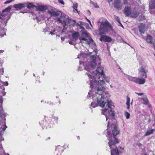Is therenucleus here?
<instances>
[{
    "label": "nucleus",
    "mask_w": 155,
    "mask_h": 155,
    "mask_svg": "<svg viewBox=\"0 0 155 155\" xmlns=\"http://www.w3.org/2000/svg\"><path fill=\"white\" fill-rule=\"evenodd\" d=\"M155 131L154 129H150L146 131L145 134L144 136H147L151 134H153V132Z\"/></svg>",
    "instance_id": "nucleus-20"
},
{
    "label": "nucleus",
    "mask_w": 155,
    "mask_h": 155,
    "mask_svg": "<svg viewBox=\"0 0 155 155\" xmlns=\"http://www.w3.org/2000/svg\"><path fill=\"white\" fill-rule=\"evenodd\" d=\"M110 87H111V88H112V87H113V86H112L111 85H110Z\"/></svg>",
    "instance_id": "nucleus-55"
},
{
    "label": "nucleus",
    "mask_w": 155,
    "mask_h": 155,
    "mask_svg": "<svg viewBox=\"0 0 155 155\" xmlns=\"http://www.w3.org/2000/svg\"><path fill=\"white\" fill-rule=\"evenodd\" d=\"M111 1H112V0H111Z\"/></svg>",
    "instance_id": "nucleus-62"
},
{
    "label": "nucleus",
    "mask_w": 155,
    "mask_h": 155,
    "mask_svg": "<svg viewBox=\"0 0 155 155\" xmlns=\"http://www.w3.org/2000/svg\"><path fill=\"white\" fill-rule=\"evenodd\" d=\"M130 99L129 97L128 96L127 97V101L126 103V104L127 106V108L128 109L130 108Z\"/></svg>",
    "instance_id": "nucleus-24"
},
{
    "label": "nucleus",
    "mask_w": 155,
    "mask_h": 155,
    "mask_svg": "<svg viewBox=\"0 0 155 155\" xmlns=\"http://www.w3.org/2000/svg\"><path fill=\"white\" fill-rule=\"evenodd\" d=\"M5 94H6V93H5V92H4V93H3V96H4V95H5Z\"/></svg>",
    "instance_id": "nucleus-52"
},
{
    "label": "nucleus",
    "mask_w": 155,
    "mask_h": 155,
    "mask_svg": "<svg viewBox=\"0 0 155 155\" xmlns=\"http://www.w3.org/2000/svg\"><path fill=\"white\" fill-rule=\"evenodd\" d=\"M139 74L141 76L145 78H147V73L148 72V70L147 66H142L138 69Z\"/></svg>",
    "instance_id": "nucleus-9"
},
{
    "label": "nucleus",
    "mask_w": 155,
    "mask_h": 155,
    "mask_svg": "<svg viewBox=\"0 0 155 155\" xmlns=\"http://www.w3.org/2000/svg\"><path fill=\"white\" fill-rule=\"evenodd\" d=\"M124 41V43H126V42L125 41Z\"/></svg>",
    "instance_id": "nucleus-60"
},
{
    "label": "nucleus",
    "mask_w": 155,
    "mask_h": 155,
    "mask_svg": "<svg viewBox=\"0 0 155 155\" xmlns=\"http://www.w3.org/2000/svg\"><path fill=\"white\" fill-rule=\"evenodd\" d=\"M7 126L4 123L0 121V141L4 140V138H3L2 136L4 131L5 130Z\"/></svg>",
    "instance_id": "nucleus-10"
},
{
    "label": "nucleus",
    "mask_w": 155,
    "mask_h": 155,
    "mask_svg": "<svg viewBox=\"0 0 155 155\" xmlns=\"http://www.w3.org/2000/svg\"><path fill=\"white\" fill-rule=\"evenodd\" d=\"M3 113V110L2 107V105H0V116H1Z\"/></svg>",
    "instance_id": "nucleus-33"
},
{
    "label": "nucleus",
    "mask_w": 155,
    "mask_h": 155,
    "mask_svg": "<svg viewBox=\"0 0 155 155\" xmlns=\"http://www.w3.org/2000/svg\"><path fill=\"white\" fill-rule=\"evenodd\" d=\"M12 7L10 6L2 11L0 13V18L2 20L1 22L3 25L5 26L8 21L10 18L11 14L9 11L11 10Z\"/></svg>",
    "instance_id": "nucleus-3"
},
{
    "label": "nucleus",
    "mask_w": 155,
    "mask_h": 155,
    "mask_svg": "<svg viewBox=\"0 0 155 155\" xmlns=\"http://www.w3.org/2000/svg\"><path fill=\"white\" fill-rule=\"evenodd\" d=\"M127 79L130 81H134L135 82V80L136 79V78L134 77H132L130 76H127Z\"/></svg>",
    "instance_id": "nucleus-29"
},
{
    "label": "nucleus",
    "mask_w": 155,
    "mask_h": 155,
    "mask_svg": "<svg viewBox=\"0 0 155 155\" xmlns=\"http://www.w3.org/2000/svg\"><path fill=\"white\" fill-rule=\"evenodd\" d=\"M75 22H76L74 20H72L71 18L68 16L67 18H66V19L64 24V26H63L64 28L62 30V34H64L65 32V31L66 30L65 26L66 25H69V26L74 25L75 24Z\"/></svg>",
    "instance_id": "nucleus-8"
},
{
    "label": "nucleus",
    "mask_w": 155,
    "mask_h": 155,
    "mask_svg": "<svg viewBox=\"0 0 155 155\" xmlns=\"http://www.w3.org/2000/svg\"><path fill=\"white\" fill-rule=\"evenodd\" d=\"M78 6V4L76 3H74L73 4V6L72 7L73 8H77Z\"/></svg>",
    "instance_id": "nucleus-36"
},
{
    "label": "nucleus",
    "mask_w": 155,
    "mask_h": 155,
    "mask_svg": "<svg viewBox=\"0 0 155 155\" xmlns=\"http://www.w3.org/2000/svg\"><path fill=\"white\" fill-rule=\"evenodd\" d=\"M90 2L91 4H92L95 8H99L98 6L97 5V3L93 2L91 1H90Z\"/></svg>",
    "instance_id": "nucleus-31"
},
{
    "label": "nucleus",
    "mask_w": 155,
    "mask_h": 155,
    "mask_svg": "<svg viewBox=\"0 0 155 155\" xmlns=\"http://www.w3.org/2000/svg\"><path fill=\"white\" fill-rule=\"evenodd\" d=\"M152 38L150 35L147 36L146 39V41L148 43H151Z\"/></svg>",
    "instance_id": "nucleus-25"
},
{
    "label": "nucleus",
    "mask_w": 155,
    "mask_h": 155,
    "mask_svg": "<svg viewBox=\"0 0 155 155\" xmlns=\"http://www.w3.org/2000/svg\"><path fill=\"white\" fill-rule=\"evenodd\" d=\"M80 27H81V28H84L83 27H82L81 26H80Z\"/></svg>",
    "instance_id": "nucleus-54"
},
{
    "label": "nucleus",
    "mask_w": 155,
    "mask_h": 155,
    "mask_svg": "<svg viewBox=\"0 0 155 155\" xmlns=\"http://www.w3.org/2000/svg\"><path fill=\"white\" fill-rule=\"evenodd\" d=\"M135 93L137 94L138 95L142 96L143 95V93H138L137 92H135Z\"/></svg>",
    "instance_id": "nucleus-41"
},
{
    "label": "nucleus",
    "mask_w": 155,
    "mask_h": 155,
    "mask_svg": "<svg viewBox=\"0 0 155 155\" xmlns=\"http://www.w3.org/2000/svg\"><path fill=\"white\" fill-rule=\"evenodd\" d=\"M154 0L155 2L153 3L152 1L149 3V7L151 9L155 8V0Z\"/></svg>",
    "instance_id": "nucleus-26"
},
{
    "label": "nucleus",
    "mask_w": 155,
    "mask_h": 155,
    "mask_svg": "<svg viewBox=\"0 0 155 155\" xmlns=\"http://www.w3.org/2000/svg\"><path fill=\"white\" fill-rule=\"evenodd\" d=\"M82 35L83 37L80 38H79L81 43L82 44L85 43L87 44L92 48L95 46L96 44L94 41L87 32H83Z\"/></svg>",
    "instance_id": "nucleus-5"
},
{
    "label": "nucleus",
    "mask_w": 155,
    "mask_h": 155,
    "mask_svg": "<svg viewBox=\"0 0 155 155\" xmlns=\"http://www.w3.org/2000/svg\"><path fill=\"white\" fill-rule=\"evenodd\" d=\"M5 155H9L8 153H6Z\"/></svg>",
    "instance_id": "nucleus-53"
},
{
    "label": "nucleus",
    "mask_w": 155,
    "mask_h": 155,
    "mask_svg": "<svg viewBox=\"0 0 155 155\" xmlns=\"http://www.w3.org/2000/svg\"><path fill=\"white\" fill-rule=\"evenodd\" d=\"M141 99L144 102L143 104H144L146 105L149 104V101L146 96L145 95L142 97Z\"/></svg>",
    "instance_id": "nucleus-21"
},
{
    "label": "nucleus",
    "mask_w": 155,
    "mask_h": 155,
    "mask_svg": "<svg viewBox=\"0 0 155 155\" xmlns=\"http://www.w3.org/2000/svg\"><path fill=\"white\" fill-rule=\"evenodd\" d=\"M145 82V79L142 78H137L135 80V83L139 85L143 84Z\"/></svg>",
    "instance_id": "nucleus-13"
},
{
    "label": "nucleus",
    "mask_w": 155,
    "mask_h": 155,
    "mask_svg": "<svg viewBox=\"0 0 155 155\" xmlns=\"http://www.w3.org/2000/svg\"><path fill=\"white\" fill-rule=\"evenodd\" d=\"M13 0H8L4 3L5 4L9 3L11 2Z\"/></svg>",
    "instance_id": "nucleus-38"
},
{
    "label": "nucleus",
    "mask_w": 155,
    "mask_h": 155,
    "mask_svg": "<svg viewBox=\"0 0 155 155\" xmlns=\"http://www.w3.org/2000/svg\"><path fill=\"white\" fill-rule=\"evenodd\" d=\"M8 85V83L6 81L5 82H3L2 81L0 80V86L2 85H4L7 86Z\"/></svg>",
    "instance_id": "nucleus-32"
},
{
    "label": "nucleus",
    "mask_w": 155,
    "mask_h": 155,
    "mask_svg": "<svg viewBox=\"0 0 155 155\" xmlns=\"http://www.w3.org/2000/svg\"><path fill=\"white\" fill-rule=\"evenodd\" d=\"M114 18L118 21L119 23H120V20L119 18L117 16H115Z\"/></svg>",
    "instance_id": "nucleus-37"
},
{
    "label": "nucleus",
    "mask_w": 155,
    "mask_h": 155,
    "mask_svg": "<svg viewBox=\"0 0 155 155\" xmlns=\"http://www.w3.org/2000/svg\"><path fill=\"white\" fill-rule=\"evenodd\" d=\"M4 52V51L2 50H0V53H3Z\"/></svg>",
    "instance_id": "nucleus-49"
},
{
    "label": "nucleus",
    "mask_w": 155,
    "mask_h": 155,
    "mask_svg": "<svg viewBox=\"0 0 155 155\" xmlns=\"http://www.w3.org/2000/svg\"><path fill=\"white\" fill-rule=\"evenodd\" d=\"M101 41H104L107 42H110L111 41V39L109 37L104 35L102 36L100 39Z\"/></svg>",
    "instance_id": "nucleus-16"
},
{
    "label": "nucleus",
    "mask_w": 155,
    "mask_h": 155,
    "mask_svg": "<svg viewBox=\"0 0 155 155\" xmlns=\"http://www.w3.org/2000/svg\"><path fill=\"white\" fill-rule=\"evenodd\" d=\"M111 27L110 24L108 22H102L99 28L100 33L101 34H105L108 31V28Z\"/></svg>",
    "instance_id": "nucleus-7"
},
{
    "label": "nucleus",
    "mask_w": 155,
    "mask_h": 155,
    "mask_svg": "<svg viewBox=\"0 0 155 155\" xmlns=\"http://www.w3.org/2000/svg\"><path fill=\"white\" fill-rule=\"evenodd\" d=\"M145 155H147L146 154H145Z\"/></svg>",
    "instance_id": "nucleus-63"
},
{
    "label": "nucleus",
    "mask_w": 155,
    "mask_h": 155,
    "mask_svg": "<svg viewBox=\"0 0 155 155\" xmlns=\"http://www.w3.org/2000/svg\"><path fill=\"white\" fill-rule=\"evenodd\" d=\"M78 69H79V70H81V69H80V67L78 68Z\"/></svg>",
    "instance_id": "nucleus-56"
},
{
    "label": "nucleus",
    "mask_w": 155,
    "mask_h": 155,
    "mask_svg": "<svg viewBox=\"0 0 155 155\" xmlns=\"http://www.w3.org/2000/svg\"><path fill=\"white\" fill-rule=\"evenodd\" d=\"M139 31L141 34H144L145 31V26L143 23H141L139 26Z\"/></svg>",
    "instance_id": "nucleus-17"
},
{
    "label": "nucleus",
    "mask_w": 155,
    "mask_h": 155,
    "mask_svg": "<svg viewBox=\"0 0 155 155\" xmlns=\"http://www.w3.org/2000/svg\"><path fill=\"white\" fill-rule=\"evenodd\" d=\"M124 12L127 16H128L130 15L131 12V11L130 8V5L125 7Z\"/></svg>",
    "instance_id": "nucleus-14"
},
{
    "label": "nucleus",
    "mask_w": 155,
    "mask_h": 155,
    "mask_svg": "<svg viewBox=\"0 0 155 155\" xmlns=\"http://www.w3.org/2000/svg\"><path fill=\"white\" fill-rule=\"evenodd\" d=\"M123 75H124V76L127 77V76H128V75L126 74L125 73H124Z\"/></svg>",
    "instance_id": "nucleus-44"
},
{
    "label": "nucleus",
    "mask_w": 155,
    "mask_h": 155,
    "mask_svg": "<svg viewBox=\"0 0 155 155\" xmlns=\"http://www.w3.org/2000/svg\"><path fill=\"white\" fill-rule=\"evenodd\" d=\"M58 31L57 30L54 29L52 31H51L50 32V34L51 35H56V36H57V35Z\"/></svg>",
    "instance_id": "nucleus-30"
},
{
    "label": "nucleus",
    "mask_w": 155,
    "mask_h": 155,
    "mask_svg": "<svg viewBox=\"0 0 155 155\" xmlns=\"http://www.w3.org/2000/svg\"><path fill=\"white\" fill-rule=\"evenodd\" d=\"M59 2L61 3L62 5L64 4V3L63 0H59Z\"/></svg>",
    "instance_id": "nucleus-39"
},
{
    "label": "nucleus",
    "mask_w": 155,
    "mask_h": 155,
    "mask_svg": "<svg viewBox=\"0 0 155 155\" xmlns=\"http://www.w3.org/2000/svg\"><path fill=\"white\" fill-rule=\"evenodd\" d=\"M125 116L126 117V118L127 119H129L130 117V114L127 112H125Z\"/></svg>",
    "instance_id": "nucleus-35"
},
{
    "label": "nucleus",
    "mask_w": 155,
    "mask_h": 155,
    "mask_svg": "<svg viewBox=\"0 0 155 155\" xmlns=\"http://www.w3.org/2000/svg\"><path fill=\"white\" fill-rule=\"evenodd\" d=\"M119 24H120V25L123 28H124V27L123 26V25H122V24L120 22V23H119Z\"/></svg>",
    "instance_id": "nucleus-47"
},
{
    "label": "nucleus",
    "mask_w": 155,
    "mask_h": 155,
    "mask_svg": "<svg viewBox=\"0 0 155 155\" xmlns=\"http://www.w3.org/2000/svg\"><path fill=\"white\" fill-rule=\"evenodd\" d=\"M60 15L61 16L59 18V22L61 23L63 26H64V24L68 16L64 13H62L61 12L59 11V16Z\"/></svg>",
    "instance_id": "nucleus-11"
},
{
    "label": "nucleus",
    "mask_w": 155,
    "mask_h": 155,
    "mask_svg": "<svg viewBox=\"0 0 155 155\" xmlns=\"http://www.w3.org/2000/svg\"><path fill=\"white\" fill-rule=\"evenodd\" d=\"M86 55L85 54H84L83 53L81 54H79L78 55V58L81 59L80 60V64L83 63V61H81V60H82V58L85 57H86Z\"/></svg>",
    "instance_id": "nucleus-23"
},
{
    "label": "nucleus",
    "mask_w": 155,
    "mask_h": 155,
    "mask_svg": "<svg viewBox=\"0 0 155 155\" xmlns=\"http://www.w3.org/2000/svg\"><path fill=\"white\" fill-rule=\"evenodd\" d=\"M69 43L71 45H73V43L72 41H70L69 42Z\"/></svg>",
    "instance_id": "nucleus-46"
},
{
    "label": "nucleus",
    "mask_w": 155,
    "mask_h": 155,
    "mask_svg": "<svg viewBox=\"0 0 155 155\" xmlns=\"http://www.w3.org/2000/svg\"><path fill=\"white\" fill-rule=\"evenodd\" d=\"M73 11L74 12H77V13H78V11L77 9L76 8H73Z\"/></svg>",
    "instance_id": "nucleus-43"
},
{
    "label": "nucleus",
    "mask_w": 155,
    "mask_h": 155,
    "mask_svg": "<svg viewBox=\"0 0 155 155\" xmlns=\"http://www.w3.org/2000/svg\"><path fill=\"white\" fill-rule=\"evenodd\" d=\"M61 40H62V41L64 40V38H63V37H61Z\"/></svg>",
    "instance_id": "nucleus-50"
},
{
    "label": "nucleus",
    "mask_w": 155,
    "mask_h": 155,
    "mask_svg": "<svg viewBox=\"0 0 155 155\" xmlns=\"http://www.w3.org/2000/svg\"><path fill=\"white\" fill-rule=\"evenodd\" d=\"M3 101L2 96H0V105H2Z\"/></svg>",
    "instance_id": "nucleus-40"
},
{
    "label": "nucleus",
    "mask_w": 155,
    "mask_h": 155,
    "mask_svg": "<svg viewBox=\"0 0 155 155\" xmlns=\"http://www.w3.org/2000/svg\"><path fill=\"white\" fill-rule=\"evenodd\" d=\"M108 145L110 149L111 155H119L118 150L115 145L118 143L117 140L114 137L108 138Z\"/></svg>",
    "instance_id": "nucleus-4"
},
{
    "label": "nucleus",
    "mask_w": 155,
    "mask_h": 155,
    "mask_svg": "<svg viewBox=\"0 0 155 155\" xmlns=\"http://www.w3.org/2000/svg\"><path fill=\"white\" fill-rule=\"evenodd\" d=\"M78 32H75V33H73L72 35V38H73L75 39V40H77V39H78Z\"/></svg>",
    "instance_id": "nucleus-27"
},
{
    "label": "nucleus",
    "mask_w": 155,
    "mask_h": 155,
    "mask_svg": "<svg viewBox=\"0 0 155 155\" xmlns=\"http://www.w3.org/2000/svg\"><path fill=\"white\" fill-rule=\"evenodd\" d=\"M48 13L50 14L51 16L56 17L58 16V14L56 12L54 11L53 10H48Z\"/></svg>",
    "instance_id": "nucleus-19"
},
{
    "label": "nucleus",
    "mask_w": 155,
    "mask_h": 155,
    "mask_svg": "<svg viewBox=\"0 0 155 155\" xmlns=\"http://www.w3.org/2000/svg\"><path fill=\"white\" fill-rule=\"evenodd\" d=\"M33 75H34V76H35V74H33Z\"/></svg>",
    "instance_id": "nucleus-57"
},
{
    "label": "nucleus",
    "mask_w": 155,
    "mask_h": 155,
    "mask_svg": "<svg viewBox=\"0 0 155 155\" xmlns=\"http://www.w3.org/2000/svg\"><path fill=\"white\" fill-rule=\"evenodd\" d=\"M132 104V102H131V104Z\"/></svg>",
    "instance_id": "nucleus-61"
},
{
    "label": "nucleus",
    "mask_w": 155,
    "mask_h": 155,
    "mask_svg": "<svg viewBox=\"0 0 155 155\" xmlns=\"http://www.w3.org/2000/svg\"><path fill=\"white\" fill-rule=\"evenodd\" d=\"M78 138L79 139L80 138H79V136H78Z\"/></svg>",
    "instance_id": "nucleus-58"
},
{
    "label": "nucleus",
    "mask_w": 155,
    "mask_h": 155,
    "mask_svg": "<svg viewBox=\"0 0 155 155\" xmlns=\"http://www.w3.org/2000/svg\"><path fill=\"white\" fill-rule=\"evenodd\" d=\"M140 13L137 11H134L130 14L132 17L136 18L139 15Z\"/></svg>",
    "instance_id": "nucleus-22"
},
{
    "label": "nucleus",
    "mask_w": 155,
    "mask_h": 155,
    "mask_svg": "<svg viewBox=\"0 0 155 155\" xmlns=\"http://www.w3.org/2000/svg\"><path fill=\"white\" fill-rule=\"evenodd\" d=\"M35 7L32 3H29L27 4V7L28 8H31Z\"/></svg>",
    "instance_id": "nucleus-28"
},
{
    "label": "nucleus",
    "mask_w": 155,
    "mask_h": 155,
    "mask_svg": "<svg viewBox=\"0 0 155 155\" xmlns=\"http://www.w3.org/2000/svg\"><path fill=\"white\" fill-rule=\"evenodd\" d=\"M89 14H90V11H89Z\"/></svg>",
    "instance_id": "nucleus-59"
},
{
    "label": "nucleus",
    "mask_w": 155,
    "mask_h": 155,
    "mask_svg": "<svg viewBox=\"0 0 155 155\" xmlns=\"http://www.w3.org/2000/svg\"><path fill=\"white\" fill-rule=\"evenodd\" d=\"M123 3L124 5L127 4L128 3L127 0H123Z\"/></svg>",
    "instance_id": "nucleus-42"
},
{
    "label": "nucleus",
    "mask_w": 155,
    "mask_h": 155,
    "mask_svg": "<svg viewBox=\"0 0 155 155\" xmlns=\"http://www.w3.org/2000/svg\"><path fill=\"white\" fill-rule=\"evenodd\" d=\"M87 74L89 79V84L92 91H90L87 95V97H90L92 94L93 99L96 101L93 102L91 104V107L94 108L97 106H99L102 108V113L104 115L107 120L109 118V116L113 117L115 114L113 111L112 110L110 106L112 105V102L110 100V95L108 93L104 92V88L103 86L105 82L100 75L102 76L104 72L103 68L98 67L96 69V73L93 72L91 67H88Z\"/></svg>",
    "instance_id": "nucleus-1"
},
{
    "label": "nucleus",
    "mask_w": 155,
    "mask_h": 155,
    "mask_svg": "<svg viewBox=\"0 0 155 155\" xmlns=\"http://www.w3.org/2000/svg\"><path fill=\"white\" fill-rule=\"evenodd\" d=\"M25 5L24 3L15 4L14 5L13 7L17 10L21 9L25 7Z\"/></svg>",
    "instance_id": "nucleus-15"
},
{
    "label": "nucleus",
    "mask_w": 155,
    "mask_h": 155,
    "mask_svg": "<svg viewBox=\"0 0 155 155\" xmlns=\"http://www.w3.org/2000/svg\"><path fill=\"white\" fill-rule=\"evenodd\" d=\"M102 76L104 78V79L107 82H109V79L108 77H105V75H104Z\"/></svg>",
    "instance_id": "nucleus-34"
},
{
    "label": "nucleus",
    "mask_w": 155,
    "mask_h": 155,
    "mask_svg": "<svg viewBox=\"0 0 155 155\" xmlns=\"http://www.w3.org/2000/svg\"><path fill=\"white\" fill-rule=\"evenodd\" d=\"M110 122L109 121H108V124H107L108 130L107 131V136L108 137V139L109 137H110L111 138L113 137H114L115 138V136H116L119 133V130L117 128V127L114 125H112L111 127L112 132L113 133V135L114 136H112V134L110 133V132L109 131V129L110 128Z\"/></svg>",
    "instance_id": "nucleus-6"
},
{
    "label": "nucleus",
    "mask_w": 155,
    "mask_h": 155,
    "mask_svg": "<svg viewBox=\"0 0 155 155\" xmlns=\"http://www.w3.org/2000/svg\"><path fill=\"white\" fill-rule=\"evenodd\" d=\"M153 48H155V43H153Z\"/></svg>",
    "instance_id": "nucleus-51"
},
{
    "label": "nucleus",
    "mask_w": 155,
    "mask_h": 155,
    "mask_svg": "<svg viewBox=\"0 0 155 155\" xmlns=\"http://www.w3.org/2000/svg\"><path fill=\"white\" fill-rule=\"evenodd\" d=\"M119 24H120V25L123 28H124V27L123 26V25H122V24L120 22V23H119Z\"/></svg>",
    "instance_id": "nucleus-48"
},
{
    "label": "nucleus",
    "mask_w": 155,
    "mask_h": 155,
    "mask_svg": "<svg viewBox=\"0 0 155 155\" xmlns=\"http://www.w3.org/2000/svg\"><path fill=\"white\" fill-rule=\"evenodd\" d=\"M96 54V51L94 50L91 52H89L91 61L88 64L84 63L85 70L87 71L89 66L91 67V68L95 69L97 66L101 64L100 58L98 56H97Z\"/></svg>",
    "instance_id": "nucleus-2"
},
{
    "label": "nucleus",
    "mask_w": 155,
    "mask_h": 155,
    "mask_svg": "<svg viewBox=\"0 0 155 155\" xmlns=\"http://www.w3.org/2000/svg\"><path fill=\"white\" fill-rule=\"evenodd\" d=\"M87 21H88V22L90 24V25L92 26V25L91 23V22L88 19H87Z\"/></svg>",
    "instance_id": "nucleus-45"
},
{
    "label": "nucleus",
    "mask_w": 155,
    "mask_h": 155,
    "mask_svg": "<svg viewBox=\"0 0 155 155\" xmlns=\"http://www.w3.org/2000/svg\"><path fill=\"white\" fill-rule=\"evenodd\" d=\"M48 8L47 6L45 5H38L36 7V9L38 11H44Z\"/></svg>",
    "instance_id": "nucleus-18"
},
{
    "label": "nucleus",
    "mask_w": 155,
    "mask_h": 155,
    "mask_svg": "<svg viewBox=\"0 0 155 155\" xmlns=\"http://www.w3.org/2000/svg\"><path fill=\"white\" fill-rule=\"evenodd\" d=\"M114 7L118 10H120L122 8V4L121 0H115L114 2Z\"/></svg>",
    "instance_id": "nucleus-12"
}]
</instances>
